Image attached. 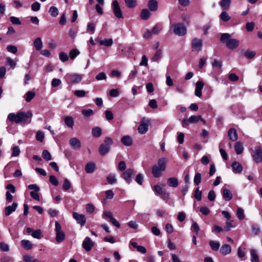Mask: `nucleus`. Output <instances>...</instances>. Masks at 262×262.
I'll list each match as a JSON object with an SVG mask.
<instances>
[{
	"label": "nucleus",
	"mask_w": 262,
	"mask_h": 262,
	"mask_svg": "<svg viewBox=\"0 0 262 262\" xmlns=\"http://www.w3.org/2000/svg\"><path fill=\"white\" fill-rule=\"evenodd\" d=\"M236 215L239 220H244L245 218L244 210L242 208H238L236 211Z\"/></svg>",
	"instance_id": "44"
},
{
	"label": "nucleus",
	"mask_w": 262,
	"mask_h": 262,
	"mask_svg": "<svg viewBox=\"0 0 262 262\" xmlns=\"http://www.w3.org/2000/svg\"><path fill=\"white\" fill-rule=\"evenodd\" d=\"M35 93L32 91H28L25 94V99L28 102H30L35 97Z\"/></svg>",
	"instance_id": "37"
},
{
	"label": "nucleus",
	"mask_w": 262,
	"mask_h": 262,
	"mask_svg": "<svg viewBox=\"0 0 262 262\" xmlns=\"http://www.w3.org/2000/svg\"><path fill=\"white\" fill-rule=\"evenodd\" d=\"M49 13L52 17H56L58 15L59 11L57 7L52 6L49 9Z\"/></svg>",
	"instance_id": "40"
},
{
	"label": "nucleus",
	"mask_w": 262,
	"mask_h": 262,
	"mask_svg": "<svg viewBox=\"0 0 262 262\" xmlns=\"http://www.w3.org/2000/svg\"><path fill=\"white\" fill-rule=\"evenodd\" d=\"M204 86V83L202 81H199L195 84V89L194 94L198 97H201L202 96V90Z\"/></svg>",
	"instance_id": "15"
},
{
	"label": "nucleus",
	"mask_w": 262,
	"mask_h": 262,
	"mask_svg": "<svg viewBox=\"0 0 262 262\" xmlns=\"http://www.w3.org/2000/svg\"><path fill=\"white\" fill-rule=\"evenodd\" d=\"M212 66L213 68L220 70L222 66V62L216 59H214L212 62Z\"/></svg>",
	"instance_id": "42"
},
{
	"label": "nucleus",
	"mask_w": 262,
	"mask_h": 262,
	"mask_svg": "<svg viewBox=\"0 0 262 262\" xmlns=\"http://www.w3.org/2000/svg\"><path fill=\"white\" fill-rule=\"evenodd\" d=\"M233 221L231 220L226 221V226L224 228V230L226 231H229L231 230V228L234 226L232 224Z\"/></svg>",
	"instance_id": "51"
},
{
	"label": "nucleus",
	"mask_w": 262,
	"mask_h": 262,
	"mask_svg": "<svg viewBox=\"0 0 262 262\" xmlns=\"http://www.w3.org/2000/svg\"><path fill=\"white\" fill-rule=\"evenodd\" d=\"M18 206L17 203L13 202L11 206H7L5 209V214L6 216L10 215L13 212H14Z\"/></svg>",
	"instance_id": "16"
},
{
	"label": "nucleus",
	"mask_w": 262,
	"mask_h": 262,
	"mask_svg": "<svg viewBox=\"0 0 262 262\" xmlns=\"http://www.w3.org/2000/svg\"><path fill=\"white\" fill-rule=\"evenodd\" d=\"M24 260L26 262H37L38 259L29 255L24 256Z\"/></svg>",
	"instance_id": "48"
},
{
	"label": "nucleus",
	"mask_w": 262,
	"mask_h": 262,
	"mask_svg": "<svg viewBox=\"0 0 262 262\" xmlns=\"http://www.w3.org/2000/svg\"><path fill=\"white\" fill-rule=\"evenodd\" d=\"M202 191L200 190L199 187H197L194 192V196L199 201L202 200Z\"/></svg>",
	"instance_id": "46"
},
{
	"label": "nucleus",
	"mask_w": 262,
	"mask_h": 262,
	"mask_svg": "<svg viewBox=\"0 0 262 262\" xmlns=\"http://www.w3.org/2000/svg\"><path fill=\"white\" fill-rule=\"evenodd\" d=\"M202 47L203 41L202 39L197 38H194L192 40L191 48L192 51L199 53L202 50Z\"/></svg>",
	"instance_id": "9"
},
{
	"label": "nucleus",
	"mask_w": 262,
	"mask_h": 262,
	"mask_svg": "<svg viewBox=\"0 0 262 262\" xmlns=\"http://www.w3.org/2000/svg\"><path fill=\"white\" fill-rule=\"evenodd\" d=\"M220 18L223 21L226 22L230 19L231 17L229 15L227 12L223 11L220 15Z\"/></svg>",
	"instance_id": "38"
},
{
	"label": "nucleus",
	"mask_w": 262,
	"mask_h": 262,
	"mask_svg": "<svg viewBox=\"0 0 262 262\" xmlns=\"http://www.w3.org/2000/svg\"><path fill=\"white\" fill-rule=\"evenodd\" d=\"M135 173L136 171L134 169L128 168L122 173L121 177L127 184H129Z\"/></svg>",
	"instance_id": "8"
},
{
	"label": "nucleus",
	"mask_w": 262,
	"mask_h": 262,
	"mask_svg": "<svg viewBox=\"0 0 262 262\" xmlns=\"http://www.w3.org/2000/svg\"><path fill=\"white\" fill-rule=\"evenodd\" d=\"M99 43L100 45H104L106 47H110L113 44V39L112 38L104 39L103 40H100L99 41Z\"/></svg>",
	"instance_id": "39"
},
{
	"label": "nucleus",
	"mask_w": 262,
	"mask_h": 262,
	"mask_svg": "<svg viewBox=\"0 0 262 262\" xmlns=\"http://www.w3.org/2000/svg\"><path fill=\"white\" fill-rule=\"evenodd\" d=\"M71 187H72V185H71V182L69 181V180L68 179L65 178L63 180V183L62 185L63 189L64 191H67L70 189V188Z\"/></svg>",
	"instance_id": "35"
},
{
	"label": "nucleus",
	"mask_w": 262,
	"mask_h": 262,
	"mask_svg": "<svg viewBox=\"0 0 262 262\" xmlns=\"http://www.w3.org/2000/svg\"><path fill=\"white\" fill-rule=\"evenodd\" d=\"M162 53L161 50H158L155 53L152 60L155 61H157L162 58Z\"/></svg>",
	"instance_id": "45"
},
{
	"label": "nucleus",
	"mask_w": 262,
	"mask_h": 262,
	"mask_svg": "<svg viewBox=\"0 0 262 262\" xmlns=\"http://www.w3.org/2000/svg\"><path fill=\"white\" fill-rule=\"evenodd\" d=\"M200 119H201V116H191L189 118V122L190 123H195L198 122Z\"/></svg>",
	"instance_id": "52"
},
{
	"label": "nucleus",
	"mask_w": 262,
	"mask_h": 262,
	"mask_svg": "<svg viewBox=\"0 0 262 262\" xmlns=\"http://www.w3.org/2000/svg\"><path fill=\"white\" fill-rule=\"evenodd\" d=\"M69 144L75 150L79 149L81 146L80 140L76 137L72 138L69 141Z\"/></svg>",
	"instance_id": "13"
},
{
	"label": "nucleus",
	"mask_w": 262,
	"mask_h": 262,
	"mask_svg": "<svg viewBox=\"0 0 262 262\" xmlns=\"http://www.w3.org/2000/svg\"><path fill=\"white\" fill-rule=\"evenodd\" d=\"M171 28L173 29V33L178 36H183L186 33V27L182 23L173 24Z\"/></svg>",
	"instance_id": "5"
},
{
	"label": "nucleus",
	"mask_w": 262,
	"mask_h": 262,
	"mask_svg": "<svg viewBox=\"0 0 262 262\" xmlns=\"http://www.w3.org/2000/svg\"><path fill=\"white\" fill-rule=\"evenodd\" d=\"M79 54V52L77 49H73L70 52V57L72 59H74Z\"/></svg>",
	"instance_id": "60"
},
{
	"label": "nucleus",
	"mask_w": 262,
	"mask_h": 262,
	"mask_svg": "<svg viewBox=\"0 0 262 262\" xmlns=\"http://www.w3.org/2000/svg\"><path fill=\"white\" fill-rule=\"evenodd\" d=\"M32 236L35 238L40 239L42 236L41 230L39 229L36 230L33 232Z\"/></svg>",
	"instance_id": "50"
},
{
	"label": "nucleus",
	"mask_w": 262,
	"mask_h": 262,
	"mask_svg": "<svg viewBox=\"0 0 262 262\" xmlns=\"http://www.w3.org/2000/svg\"><path fill=\"white\" fill-rule=\"evenodd\" d=\"M33 44L35 49L39 51L42 48L43 43L40 37L36 38L33 42Z\"/></svg>",
	"instance_id": "25"
},
{
	"label": "nucleus",
	"mask_w": 262,
	"mask_h": 262,
	"mask_svg": "<svg viewBox=\"0 0 262 262\" xmlns=\"http://www.w3.org/2000/svg\"><path fill=\"white\" fill-rule=\"evenodd\" d=\"M64 123L69 128H73L74 122L72 117L68 116L64 118Z\"/></svg>",
	"instance_id": "26"
},
{
	"label": "nucleus",
	"mask_w": 262,
	"mask_h": 262,
	"mask_svg": "<svg viewBox=\"0 0 262 262\" xmlns=\"http://www.w3.org/2000/svg\"><path fill=\"white\" fill-rule=\"evenodd\" d=\"M167 161L165 158L159 159L158 163L154 165L151 168V172L155 178H159L162 175V172L165 170Z\"/></svg>",
	"instance_id": "2"
},
{
	"label": "nucleus",
	"mask_w": 262,
	"mask_h": 262,
	"mask_svg": "<svg viewBox=\"0 0 262 262\" xmlns=\"http://www.w3.org/2000/svg\"><path fill=\"white\" fill-rule=\"evenodd\" d=\"M144 177L142 174L139 173L137 175L135 181L140 185H141L143 182Z\"/></svg>",
	"instance_id": "49"
},
{
	"label": "nucleus",
	"mask_w": 262,
	"mask_h": 262,
	"mask_svg": "<svg viewBox=\"0 0 262 262\" xmlns=\"http://www.w3.org/2000/svg\"><path fill=\"white\" fill-rule=\"evenodd\" d=\"M21 246L26 250H29L32 248L33 244L29 240L23 239L20 241Z\"/></svg>",
	"instance_id": "24"
},
{
	"label": "nucleus",
	"mask_w": 262,
	"mask_h": 262,
	"mask_svg": "<svg viewBox=\"0 0 262 262\" xmlns=\"http://www.w3.org/2000/svg\"><path fill=\"white\" fill-rule=\"evenodd\" d=\"M73 216L76 220L77 223L80 224L81 226H84L85 224L86 219L84 215L73 212Z\"/></svg>",
	"instance_id": "12"
},
{
	"label": "nucleus",
	"mask_w": 262,
	"mask_h": 262,
	"mask_svg": "<svg viewBox=\"0 0 262 262\" xmlns=\"http://www.w3.org/2000/svg\"><path fill=\"white\" fill-rule=\"evenodd\" d=\"M167 184L169 187H177L179 185L178 179L175 177H171L167 179Z\"/></svg>",
	"instance_id": "23"
},
{
	"label": "nucleus",
	"mask_w": 262,
	"mask_h": 262,
	"mask_svg": "<svg viewBox=\"0 0 262 262\" xmlns=\"http://www.w3.org/2000/svg\"><path fill=\"white\" fill-rule=\"evenodd\" d=\"M150 16V13L149 10L147 9H144L142 10L141 13V18L142 19H147Z\"/></svg>",
	"instance_id": "34"
},
{
	"label": "nucleus",
	"mask_w": 262,
	"mask_h": 262,
	"mask_svg": "<svg viewBox=\"0 0 262 262\" xmlns=\"http://www.w3.org/2000/svg\"><path fill=\"white\" fill-rule=\"evenodd\" d=\"M94 245V243L89 237H86L82 243V247L86 251H90Z\"/></svg>",
	"instance_id": "11"
},
{
	"label": "nucleus",
	"mask_w": 262,
	"mask_h": 262,
	"mask_svg": "<svg viewBox=\"0 0 262 262\" xmlns=\"http://www.w3.org/2000/svg\"><path fill=\"white\" fill-rule=\"evenodd\" d=\"M253 160L256 163L262 162V148L260 146H256L252 154Z\"/></svg>",
	"instance_id": "6"
},
{
	"label": "nucleus",
	"mask_w": 262,
	"mask_h": 262,
	"mask_svg": "<svg viewBox=\"0 0 262 262\" xmlns=\"http://www.w3.org/2000/svg\"><path fill=\"white\" fill-rule=\"evenodd\" d=\"M59 58L62 62L67 61L69 59L68 55L64 52H61L59 53Z\"/></svg>",
	"instance_id": "63"
},
{
	"label": "nucleus",
	"mask_w": 262,
	"mask_h": 262,
	"mask_svg": "<svg viewBox=\"0 0 262 262\" xmlns=\"http://www.w3.org/2000/svg\"><path fill=\"white\" fill-rule=\"evenodd\" d=\"M221 191L222 196L225 201H229L232 199L233 194L230 190L224 187Z\"/></svg>",
	"instance_id": "14"
},
{
	"label": "nucleus",
	"mask_w": 262,
	"mask_h": 262,
	"mask_svg": "<svg viewBox=\"0 0 262 262\" xmlns=\"http://www.w3.org/2000/svg\"><path fill=\"white\" fill-rule=\"evenodd\" d=\"M45 138V135L43 132L41 131H38L36 135V139L37 141L42 142Z\"/></svg>",
	"instance_id": "55"
},
{
	"label": "nucleus",
	"mask_w": 262,
	"mask_h": 262,
	"mask_svg": "<svg viewBox=\"0 0 262 262\" xmlns=\"http://www.w3.org/2000/svg\"><path fill=\"white\" fill-rule=\"evenodd\" d=\"M7 50L9 52L15 54L17 51V49L15 46L9 45L7 47Z\"/></svg>",
	"instance_id": "64"
},
{
	"label": "nucleus",
	"mask_w": 262,
	"mask_h": 262,
	"mask_svg": "<svg viewBox=\"0 0 262 262\" xmlns=\"http://www.w3.org/2000/svg\"><path fill=\"white\" fill-rule=\"evenodd\" d=\"M104 141V143L101 144L99 148L101 156L105 155L110 151L111 145L113 143L112 139L108 137H106Z\"/></svg>",
	"instance_id": "4"
},
{
	"label": "nucleus",
	"mask_w": 262,
	"mask_h": 262,
	"mask_svg": "<svg viewBox=\"0 0 262 262\" xmlns=\"http://www.w3.org/2000/svg\"><path fill=\"white\" fill-rule=\"evenodd\" d=\"M127 7L129 8H134L137 5V0H125Z\"/></svg>",
	"instance_id": "43"
},
{
	"label": "nucleus",
	"mask_w": 262,
	"mask_h": 262,
	"mask_svg": "<svg viewBox=\"0 0 262 262\" xmlns=\"http://www.w3.org/2000/svg\"><path fill=\"white\" fill-rule=\"evenodd\" d=\"M67 76L69 77L70 81L74 83L80 82L82 79L81 75L77 74H68Z\"/></svg>",
	"instance_id": "18"
},
{
	"label": "nucleus",
	"mask_w": 262,
	"mask_h": 262,
	"mask_svg": "<svg viewBox=\"0 0 262 262\" xmlns=\"http://www.w3.org/2000/svg\"><path fill=\"white\" fill-rule=\"evenodd\" d=\"M107 76L104 72L99 73L96 76V79L98 81L105 80Z\"/></svg>",
	"instance_id": "59"
},
{
	"label": "nucleus",
	"mask_w": 262,
	"mask_h": 262,
	"mask_svg": "<svg viewBox=\"0 0 262 262\" xmlns=\"http://www.w3.org/2000/svg\"><path fill=\"white\" fill-rule=\"evenodd\" d=\"M105 116L106 119L108 121L112 120L114 118L113 113L110 110H106L105 111Z\"/></svg>",
	"instance_id": "62"
},
{
	"label": "nucleus",
	"mask_w": 262,
	"mask_h": 262,
	"mask_svg": "<svg viewBox=\"0 0 262 262\" xmlns=\"http://www.w3.org/2000/svg\"><path fill=\"white\" fill-rule=\"evenodd\" d=\"M231 167L232 168L233 172L236 173H241L243 170L242 165L239 162L236 161H234L232 163Z\"/></svg>",
	"instance_id": "17"
},
{
	"label": "nucleus",
	"mask_w": 262,
	"mask_h": 262,
	"mask_svg": "<svg viewBox=\"0 0 262 262\" xmlns=\"http://www.w3.org/2000/svg\"><path fill=\"white\" fill-rule=\"evenodd\" d=\"M221 41L226 43L229 49H234L239 46V40L236 39L231 38V35L229 33H223L221 37Z\"/></svg>",
	"instance_id": "3"
},
{
	"label": "nucleus",
	"mask_w": 262,
	"mask_h": 262,
	"mask_svg": "<svg viewBox=\"0 0 262 262\" xmlns=\"http://www.w3.org/2000/svg\"><path fill=\"white\" fill-rule=\"evenodd\" d=\"M209 245L211 248L214 251H217L220 247V243L219 242L214 241H210Z\"/></svg>",
	"instance_id": "33"
},
{
	"label": "nucleus",
	"mask_w": 262,
	"mask_h": 262,
	"mask_svg": "<svg viewBox=\"0 0 262 262\" xmlns=\"http://www.w3.org/2000/svg\"><path fill=\"white\" fill-rule=\"evenodd\" d=\"M244 54L246 58L251 59L255 55V52L254 51L247 50L245 52Z\"/></svg>",
	"instance_id": "57"
},
{
	"label": "nucleus",
	"mask_w": 262,
	"mask_h": 262,
	"mask_svg": "<svg viewBox=\"0 0 262 262\" xmlns=\"http://www.w3.org/2000/svg\"><path fill=\"white\" fill-rule=\"evenodd\" d=\"M42 156L47 161H50L52 159L51 155L47 150H43Z\"/></svg>",
	"instance_id": "47"
},
{
	"label": "nucleus",
	"mask_w": 262,
	"mask_h": 262,
	"mask_svg": "<svg viewBox=\"0 0 262 262\" xmlns=\"http://www.w3.org/2000/svg\"><path fill=\"white\" fill-rule=\"evenodd\" d=\"M231 4L230 0H221L220 2V5L223 10H228Z\"/></svg>",
	"instance_id": "29"
},
{
	"label": "nucleus",
	"mask_w": 262,
	"mask_h": 262,
	"mask_svg": "<svg viewBox=\"0 0 262 262\" xmlns=\"http://www.w3.org/2000/svg\"><path fill=\"white\" fill-rule=\"evenodd\" d=\"M112 9L115 16L118 18H123L122 12L117 1H114L112 4Z\"/></svg>",
	"instance_id": "10"
},
{
	"label": "nucleus",
	"mask_w": 262,
	"mask_h": 262,
	"mask_svg": "<svg viewBox=\"0 0 262 262\" xmlns=\"http://www.w3.org/2000/svg\"><path fill=\"white\" fill-rule=\"evenodd\" d=\"M234 148L237 155L241 154L244 150L243 145L242 142L238 141L235 143Z\"/></svg>",
	"instance_id": "27"
},
{
	"label": "nucleus",
	"mask_w": 262,
	"mask_h": 262,
	"mask_svg": "<svg viewBox=\"0 0 262 262\" xmlns=\"http://www.w3.org/2000/svg\"><path fill=\"white\" fill-rule=\"evenodd\" d=\"M96 168V164L94 163L89 162L85 166V170L88 173H92L94 172Z\"/></svg>",
	"instance_id": "21"
},
{
	"label": "nucleus",
	"mask_w": 262,
	"mask_h": 262,
	"mask_svg": "<svg viewBox=\"0 0 262 262\" xmlns=\"http://www.w3.org/2000/svg\"><path fill=\"white\" fill-rule=\"evenodd\" d=\"M201 174L200 173H195L194 177V183L195 185H198L201 182Z\"/></svg>",
	"instance_id": "56"
},
{
	"label": "nucleus",
	"mask_w": 262,
	"mask_h": 262,
	"mask_svg": "<svg viewBox=\"0 0 262 262\" xmlns=\"http://www.w3.org/2000/svg\"><path fill=\"white\" fill-rule=\"evenodd\" d=\"M107 181L108 183L110 184H113L117 182V179L115 174L114 173H110L107 176Z\"/></svg>",
	"instance_id": "36"
},
{
	"label": "nucleus",
	"mask_w": 262,
	"mask_h": 262,
	"mask_svg": "<svg viewBox=\"0 0 262 262\" xmlns=\"http://www.w3.org/2000/svg\"><path fill=\"white\" fill-rule=\"evenodd\" d=\"M92 134L94 137H99L102 134V130L99 127H95L92 129Z\"/></svg>",
	"instance_id": "32"
},
{
	"label": "nucleus",
	"mask_w": 262,
	"mask_h": 262,
	"mask_svg": "<svg viewBox=\"0 0 262 262\" xmlns=\"http://www.w3.org/2000/svg\"><path fill=\"white\" fill-rule=\"evenodd\" d=\"M74 94L78 97H83L86 94V92L84 90H76L74 91Z\"/></svg>",
	"instance_id": "61"
},
{
	"label": "nucleus",
	"mask_w": 262,
	"mask_h": 262,
	"mask_svg": "<svg viewBox=\"0 0 262 262\" xmlns=\"http://www.w3.org/2000/svg\"><path fill=\"white\" fill-rule=\"evenodd\" d=\"M150 123V120L148 119L145 117L142 118L140 124L139 125L138 128L139 133L141 134H145L148 129V126Z\"/></svg>",
	"instance_id": "7"
},
{
	"label": "nucleus",
	"mask_w": 262,
	"mask_h": 262,
	"mask_svg": "<svg viewBox=\"0 0 262 262\" xmlns=\"http://www.w3.org/2000/svg\"><path fill=\"white\" fill-rule=\"evenodd\" d=\"M148 7L151 11H156L158 8V2L156 0L149 1L148 2Z\"/></svg>",
	"instance_id": "28"
},
{
	"label": "nucleus",
	"mask_w": 262,
	"mask_h": 262,
	"mask_svg": "<svg viewBox=\"0 0 262 262\" xmlns=\"http://www.w3.org/2000/svg\"><path fill=\"white\" fill-rule=\"evenodd\" d=\"M220 251L224 255H228L231 252V246L228 244H224L221 247Z\"/></svg>",
	"instance_id": "20"
},
{
	"label": "nucleus",
	"mask_w": 262,
	"mask_h": 262,
	"mask_svg": "<svg viewBox=\"0 0 262 262\" xmlns=\"http://www.w3.org/2000/svg\"><path fill=\"white\" fill-rule=\"evenodd\" d=\"M121 142L125 146H130L133 144V140L128 135L123 136L121 140Z\"/></svg>",
	"instance_id": "22"
},
{
	"label": "nucleus",
	"mask_w": 262,
	"mask_h": 262,
	"mask_svg": "<svg viewBox=\"0 0 262 262\" xmlns=\"http://www.w3.org/2000/svg\"><path fill=\"white\" fill-rule=\"evenodd\" d=\"M252 233L255 235H258L260 232V227L257 225H253L252 226Z\"/></svg>",
	"instance_id": "53"
},
{
	"label": "nucleus",
	"mask_w": 262,
	"mask_h": 262,
	"mask_svg": "<svg viewBox=\"0 0 262 262\" xmlns=\"http://www.w3.org/2000/svg\"><path fill=\"white\" fill-rule=\"evenodd\" d=\"M191 229L196 234H198L200 231V227L198 224L196 222H193L191 227Z\"/></svg>",
	"instance_id": "54"
},
{
	"label": "nucleus",
	"mask_w": 262,
	"mask_h": 262,
	"mask_svg": "<svg viewBox=\"0 0 262 262\" xmlns=\"http://www.w3.org/2000/svg\"><path fill=\"white\" fill-rule=\"evenodd\" d=\"M228 135L229 139L232 141H235L237 140V133L236 130L234 128H231L228 130Z\"/></svg>",
	"instance_id": "19"
},
{
	"label": "nucleus",
	"mask_w": 262,
	"mask_h": 262,
	"mask_svg": "<svg viewBox=\"0 0 262 262\" xmlns=\"http://www.w3.org/2000/svg\"><path fill=\"white\" fill-rule=\"evenodd\" d=\"M250 254L251 256V262H259V257L258 256L256 251L255 249H251Z\"/></svg>",
	"instance_id": "30"
},
{
	"label": "nucleus",
	"mask_w": 262,
	"mask_h": 262,
	"mask_svg": "<svg viewBox=\"0 0 262 262\" xmlns=\"http://www.w3.org/2000/svg\"><path fill=\"white\" fill-rule=\"evenodd\" d=\"M81 113L85 118H88L93 115L94 112L92 109L89 108L82 110Z\"/></svg>",
	"instance_id": "41"
},
{
	"label": "nucleus",
	"mask_w": 262,
	"mask_h": 262,
	"mask_svg": "<svg viewBox=\"0 0 262 262\" xmlns=\"http://www.w3.org/2000/svg\"><path fill=\"white\" fill-rule=\"evenodd\" d=\"M56 241L57 243H60L63 242L65 239V234L63 231L56 233Z\"/></svg>",
	"instance_id": "31"
},
{
	"label": "nucleus",
	"mask_w": 262,
	"mask_h": 262,
	"mask_svg": "<svg viewBox=\"0 0 262 262\" xmlns=\"http://www.w3.org/2000/svg\"><path fill=\"white\" fill-rule=\"evenodd\" d=\"M32 117V113L31 111H28L27 112H20L17 114L15 113H10L7 117V120L11 122H15L16 123H19L20 122L25 123L27 122L28 119L31 118Z\"/></svg>",
	"instance_id": "1"
},
{
	"label": "nucleus",
	"mask_w": 262,
	"mask_h": 262,
	"mask_svg": "<svg viewBox=\"0 0 262 262\" xmlns=\"http://www.w3.org/2000/svg\"><path fill=\"white\" fill-rule=\"evenodd\" d=\"M20 149L18 146H16L13 147L12 152V157H16L20 154Z\"/></svg>",
	"instance_id": "58"
}]
</instances>
